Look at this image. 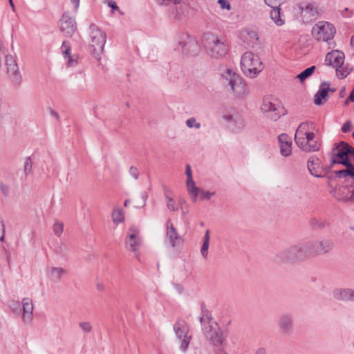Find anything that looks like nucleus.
<instances>
[{"instance_id": "6e6552de", "label": "nucleus", "mask_w": 354, "mask_h": 354, "mask_svg": "<svg viewBox=\"0 0 354 354\" xmlns=\"http://www.w3.org/2000/svg\"><path fill=\"white\" fill-rule=\"evenodd\" d=\"M261 110L267 117L274 121L277 120L283 114L281 102L278 98L271 95L263 97Z\"/></svg>"}, {"instance_id": "1a4fd4ad", "label": "nucleus", "mask_w": 354, "mask_h": 354, "mask_svg": "<svg viewBox=\"0 0 354 354\" xmlns=\"http://www.w3.org/2000/svg\"><path fill=\"white\" fill-rule=\"evenodd\" d=\"M303 243L306 257L326 254L333 246V241L330 239L309 241Z\"/></svg>"}, {"instance_id": "cd10ccee", "label": "nucleus", "mask_w": 354, "mask_h": 354, "mask_svg": "<svg viewBox=\"0 0 354 354\" xmlns=\"http://www.w3.org/2000/svg\"><path fill=\"white\" fill-rule=\"evenodd\" d=\"M66 271L60 267H50L47 269V276L50 281L58 283L61 281L64 274Z\"/></svg>"}, {"instance_id": "473e14b6", "label": "nucleus", "mask_w": 354, "mask_h": 354, "mask_svg": "<svg viewBox=\"0 0 354 354\" xmlns=\"http://www.w3.org/2000/svg\"><path fill=\"white\" fill-rule=\"evenodd\" d=\"M112 219L116 224L122 223L124 220L122 211L120 209H115L112 213Z\"/></svg>"}, {"instance_id": "dca6fc26", "label": "nucleus", "mask_w": 354, "mask_h": 354, "mask_svg": "<svg viewBox=\"0 0 354 354\" xmlns=\"http://www.w3.org/2000/svg\"><path fill=\"white\" fill-rule=\"evenodd\" d=\"M178 44V49L185 53H194L198 49L197 41L186 34H181L179 36Z\"/></svg>"}, {"instance_id": "6e6d98bb", "label": "nucleus", "mask_w": 354, "mask_h": 354, "mask_svg": "<svg viewBox=\"0 0 354 354\" xmlns=\"http://www.w3.org/2000/svg\"><path fill=\"white\" fill-rule=\"evenodd\" d=\"M185 174H186L187 177L192 176V169H191V167L189 165H187V166H186Z\"/></svg>"}, {"instance_id": "f8f14e48", "label": "nucleus", "mask_w": 354, "mask_h": 354, "mask_svg": "<svg viewBox=\"0 0 354 354\" xmlns=\"http://www.w3.org/2000/svg\"><path fill=\"white\" fill-rule=\"evenodd\" d=\"M174 330L176 337L180 342V349L181 351L185 352L192 339V336L188 335V326L184 321H178L174 324Z\"/></svg>"}, {"instance_id": "4468645a", "label": "nucleus", "mask_w": 354, "mask_h": 354, "mask_svg": "<svg viewBox=\"0 0 354 354\" xmlns=\"http://www.w3.org/2000/svg\"><path fill=\"white\" fill-rule=\"evenodd\" d=\"M166 226L165 243H169L174 249L180 247L183 245V239L178 234L176 229L174 227L171 221H167Z\"/></svg>"}, {"instance_id": "9d476101", "label": "nucleus", "mask_w": 354, "mask_h": 354, "mask_svg": "<svg viewBox=\"0 0 354 354\" xmlns=\"http://www.w3.org/2000/svg\"><path fill=\"white\" fill-rule=\"evenodd\" d=\"M312 35L317 41L329 42L336 32L334 26L327 21H319L312 28Z\"/></svg>"}, {"instance_id": "5701e85b", "label": "nucleus", "mask_w": 354, "mask_h": 354, "mask_svg": "<svg viewBox=\"0 0 354 354\" xmlns=\"http://www.w3.org/2000/svg\"><path fill=\"white\" fill-rule=\"evenodd\" d=\"M333 297L338 301H354V289L352 288H335L333 291Z\"/></svg>"}, {"instance_id": "ddd939ff", "label": "nucleus", "mask_w": 354, "mask_h": 354, "mask_svg": "<svg viewBox=\"0 0 354 354\" xmlns=\"http://www.w3.org/2000/svg\"><path fill=\"white\" fill-rule=\"evenodd\" d=\"M300 20L304 24H309L316 19L318 14L317 8L310 3L302 2L298 5Z\"/></svg>"}, {"instance_id": "69168bd1", "label": "nucleus", "mask_w": 354, "mask_h": 354, "mask_svg": "<svg viewBox=\"0 0 354 354\" xmlns=\"http://www.w3.org/2000/svg\"><path fill=\"white\" fill-rule=\"evenodd\" d=\"M129 203H130V201H129V200H126V201H124V205L125 207H127V206L129 205Z\"/></svg>"}, {"instance_id": "8fccbe9b", "label": "nucleus", "mask_w": 354, "mask_h": 354, "mask_svg": "<svg viewBox=\"0 0 354 354\" xmlns=\"http://www.w3.org/2000/svg\"><path fill=\"white\" fill-rule=\"evenodd\" d=\"M351 122L347 121L345 122L342 127V131L344 133H347L351 131Z\"/></svg>"}, {"instance_id": "393cba45", "label": "nucleus", "mask_w": 354, "mask_h": 354, "mask_svg": "<svg viewBox=\"0 0 354 354\" xmlns=\"http://www.w3.org/2000/svg\"><path fill=\"white\" fill-rule=\"evenodd\" d=\"M330 84L326 82H322L319 88L318 91L314 97V103L316 105H322L327 101L328 93L330 90Z\"/></svg>"}, {"instance_id": "49530a36", "label": "nucleus", "mask_w": 354, "mask_h": 354, "mask_svg": "<svg viewBox=\"0 0 354 354\" xmlns=\"http://www.w3.org/2000/svg\"><path fill=\"white\" fill-rule=\"evenodd\" d=\"M66 245L64 243H60L59 245L55 248V252L58 254H64L66 252Z\"/></svg>"}, {"instance_id": "c03bdc74", "label": "nucleus", "mask_w": 354, "mask_h": 354, "mask_svg": "<svg viewBox=\"0 0 354 354\" xmlns=\"http://www.w3.org/2000/svg\"><path fill=\"white\" fill-rule=\"evenodd\" d=\"M129 174L134 178V179H138V176H139V171L137 167H133V166H131L130 168H129Z\"/></svg>"}, {"instance_id": "e433bc0d", "label": "nucleus", "mask_w": 354, "mask_h": 354, "mask_svg": "<svg viewBox=\"0 0 354 354\" xmlns=\"http://www.w3.org/2000/svg\"><path fill=\"white\" fill-rule=\"evenodd\" d=\"M61 50H62V53L64 58L67 56L72 55L71 46L69 45V44L67 41L63 42L62 47H61Z\"/></svg>"}, {"instance_id": "6ab92c4d", "label": "nucleus", "mask_w": 354, "mask_h": 354, "mask_svg": "<svg viewBox=\"0 0 354 354\" xmlns=\"http://www.w3.org/2000/svg\"><path fill=\"white\" fill-rule=\"evenodd\" d=\"M279 332L284 336H289L293 332V321L290 315L284 314L280 316L278 320Z\"/></svg>"}, {"instance_id": "13d9d810", "label": "nucleus", "mask_w": 354, "mask_h": 354, "mask_svg": "<svg viewBox=\"0 0 354 354\" xmlns=\"http://www.w3.org/2000/svg\"><path fill=\"white\" fill-rule=\"evenodd\" d=\"M74 5L75 10L77 11L80 4V0H71Z\"/></svg>"}, {"instance_id": "0e129e2a", "label": "nucleus", "mask_w": 354, "mask_h": 354, "mask_svg": "<svg viewBox=\"0 0 354 354\" xmlns=\"http://www.w3.org/2000/svg\"><path fill=\"white\" fill-rule=\"evenodd\" d=\"M97 288L98 290H104V286H103V285H102V284H99V283H98V284L97 285Z\"/></svg>"}, {"instance_id": "423d86ee", "label": "nucleus", "mask_w": 354, "mask_h": 354, "mask_svg": "<svg viewBox=\"0 0 354 354\" xmlns=\"http://www.w3.org/2000/svg\"><path fill=\"white\" fill-rule=\"evenodd\" d=\"M106 41V34L95 24H91L89 26V50L92 55L97 60L101 58Z\"/></svg>"}, {"instance_id": "4c0bfd02", "label": "nucleus", "mask_w": 354, "mask_h": 354, "mask_svg": "<svg viewBox=\"0 0 354 354\" xmlns=\"http://www.w3.org/2000/svg\"><path fill=\"white\" fill-rule=\"evenodd\" d=\"M64 230V224L59 221H55L53 225V232L55 235L59 236Z\"/></svg>"}, {"instance_id": "aec40b11", "label": "nucleus", "mask_w": 354, "mask_h": 354, "mask_svg": "<svg viewBox=\"0 0 354 354\" xmlns=\"http://www.w3.org/2000/svg\"><path fill=\"white\" fill-rule=\"evenodd\" d=\"M6 64L8 73L12 82L19 83L21 81V75L15 58L11 55L6 56Z\"/></svg>"}, {"instance_id": "c9c22d12", "label": "nucleus", "mask_w": 354, "mask_h": 354, "mask_svg": "<svg viewBox=\"0 0 354 354\" xmlns=\"http://www.w3.org/2000/svg\"><path fill=\"white\" fill-rule=\"evenodd\" d=\"M166 205L169 210L175 212L178 209V206L172 198L166 195Z\"/></svg>"}, {"instance_id": "2eb2a0df", "label": "nucleus", "mask_w": 354, "mask_h": 354, "mask_svg": "<svg viewBox=\"0 0 354 354\" xmlns=\"http://www.w3.org/2000/svg\"><path fill=\"white\" fill-rule=\"evenodd\" d=\"M223 120L232 130H240L244 127V122L239 113L235 110L226 111L223 115Z\"/></svg>"}, {"instance_id": "f257e3e1", "label": "nucleus", "mask_w": 354, "mask_h": 354, "mask_svg": "<svg viewBox=\"0 0 354 354\" xmlns=\"http://www.w3.org/2000/svg\"><path fill=\"white\" fill-rule=\"evenodd\" d=\"M353 158L354 147L344 141L334 144L332 148L331 164H342L346 167L345 169L335 172L337 178H346V180L354 183V165L351 163Z\"/></svg>"}, {"instance_id": "ea45409f", "label": "nucleus", "mask_w": 354, "mask_h": 354, "mask_svg": "<svg viewBox=\"0 0 354 354\" xmlns=\"http://www.w3.org/2000/svg\"><path fill=\"white\" fill-rule=\"evenodd\" d=\"M201 198L202 200H210L212 196L215 194V192H210L208 191H200L199 192Z\"/></svg>"}, {"instance_id": "c756f323", "label": "nucleus", "mask_w": 354, "mask_h": 354, "mask_svg": "<svg viewBox=\"0 0 354 354\" xmlns=\"http://www.w3.org/2000/svg\"><path fill=\"white\" fill-rule=\"evenodd\" d=\"M187 192L194 203H196L198 199L200 189L196 186L195 183L186 185Z\"/></svg>"}, {"instance_id": "c85d7f7f", "label": "nucleus", "mask_w": 354, "mask_h": 354, "mask_svg": "<svg viewBox=\"0 0 354 354\" xmlns=\"http://www.w3.org/2000/svg\"><path fill=\"white\" fill-rule=\"evenodd\" d=\"M270 17L272 21L278 26H281L285 24V19L281 15L280 6L271 7Z\"/></svg>"}, {"instance_id": "0eeeda50", "label": "nucleus", "mask_w": 354, "mask_h": 354, "mask_svg": "<svg viewBox=\"0 0 354 354\" xmlns=\"http://www.w3.org/2000/svg\"><path fill=\"white\" fill-rule=\"evenodd\" d=\"M204 46L213 58H221L227 53L228 45L225 40L216 35L207 34L204 37Z\"/></svg>"}, {"instance_id": "20e7f679", "label": "nucleus", "mask_w": 354, "mask_h": 354, "mask_svg": "<svg viewBox=\"0 0 354 354\" xmlns=\"http://www.w3.org/2000/svg\"><path fill=\"white\" fill-rule=\"evenodd\" d=\"M221 77L224 84L230 86L234 94L239 97L248 94L246 83L243 78L230 68L221 66L219 68Z\"/></svg>"}, {"instance_id": "2f4dec72", "label": "nucleus", "mask_w": 354, "mask_h": 354, "mask_svg": "<svg viewBox=\"0 0 354 354\" xmlns=\"http://www.w3.org/2000/svg\"><path fill=\"white\" fill-rule=\"evenodd\" d=\"M79 57L77 54H73L64 58L68 67H75L78 64Z\"/></svg>"}, {"instance_id": "a211bd4d", "label": "nucleus", "mask_w": 354, "mask_h": 354, "mask_svg": "<svg viewBox=\"0 0 354 354\" xmlns=\"http://www.w3.org/2000/svg\"><path fill=\"white\" fill-rule=\"evenodd\" d=\"M141 244V238L140 236L138 228L132 227L128 232V237L126 241L127 248L131 251H137Z\"/></svg>"}, {"instance_id": "58836bf2", "label": "nucleus", "mask_w": 354, "mask_h": 354, "mask_svg": "<svg viewBox=\"0 0 354 354\" xmlns=\"http://www.w3.org/2000/svg\"><path fill=\"white\" fill-rule=\"evenodd\" d=\"M286 0H264L265 3L270 7L281 6Z\"/></svg>"}, {"instance_id": "b1692460", "label": "nucleus", "mask_w": 354, "mask_h": 354, "mask_svg": "<svg viewBox=\"0 0 354 354\" xmlns=\"http://www.w3.org/2000/svg\"><path fill=\"white\" fill-rule=\"evenodd\" d=\"M321 160L316 156H311L307 163V167L309 173L315 177L320 178L323 176L321 169Z\"/></svg>"}, {"instance_id": "e2e57ef3", "label": "nucleus", "mask_w": 354, "mask_h": 354, "mask_svg": "<svg viewBox=\"0 0 354 354\" xmlns=\"http://www.w3.org/2000/svg\"><path fill=\"white\" fill-rule=\"evenodd\" d=\"M216 354H227V353L224 349L220 348L216 352Z\"/></svg>"}, {"instance_id": "603ef678", "label": "nucleus", "mask_w": 354, "mask_h": 354, "mask_svg": "<svg viewBox=\"0 0 354 354\" xmlns=\"http://www.w3.org/2000/svg\"><path fill=\"white\" fill-rule=\"evenodd\" d=\"M210 240V231L209 230H206L205 232L203 242L209 243Z\"/></svg>"}, {"instance_id": "bb28decb", "label": "nucleus", "mask_w": 354, "mask_h": 354, "mask_svg": "<svg viewBox=\"0 0 354 354\" xmlns=\"http://www.w3.org/2000/svg\"><path fill=\"white\" fill-rule=\"evenodd\" d=\"M326 62H328L329 65L336 68L340 67L344 62V54L338 50L330 52L326 56Z\"/></svg>"}, {"instance_id": "4be33fe9", "label": "nucleus", "mask_w": 354, "mask_h": 354, "mask_svg": "<svg viewBox=\"0 0 354 354\" xmlns=\"http://www.w3.org/2000/svg\"><path fill=\"white\" fill-rule=\"evenodd\" d=\"M346 181V180L345 179ZM348 183H351V180ZM353 183V182H352ZM354 184V183H353ZM335 196L339 201H348L351 200L354 196V187L353 186H341L335 192Z\"/></svg>"}, {"instance_id": "3c124183", "label": "nucleus", "mask_w": 354, "mask_h": 354, "mask_svg": "<svg viewBox=\"0 0 354 354\" xmlns=\"http://www.w3.org/2000/svg\"><path fill=\"white\" fill-rule=\"evenodd\" d=\"M0 189L4 196H8L9 194V187L3 183H0Z\"/></svg>"}, {"instance_id": "9b49d317", "label": "nucleus", "mask_w": 354, "mask_h": 354, "mask_svg": "<svg viewBox=\"0 0 354 354\" xmlns=\"http://www.w3.org/2000/svg\"><path fill=\"white\" fill-rule=\"evenodd\" d=\"M306 257L304 243L290 246L277 254V258L281 261H290L301 259Z\"/></svg>"}, {"instance_id": "a878e982", "label": "nucleus", "mask_w": 354, "mask_h": 354, "mask_svg": "<svg viewBox=\"0 0 354 354\" xmlns=\"http://www.w3.org/2000/svg\"><path fill=\"white\" fill-rule=\"evenodd\" d=\"M23 313L22 319L25 323H30L33 317L34 306L30 298H24L21 301Z\"/></svg>"}, {"instance_id": "864d4df0", "label": "nucleus", "mask_w": 354, "mask_h": 354, "mask_svg": "<svg viewBox=\"0 0 354 354\" xmlns=\"http://www.w3.org/2000/svg\"><path fill=\"white\" fill-rule=\"evenodd\" d=\"M4 224L2 221H0V240L3 241L4 238Z\"/></svg>"}, {"instance_id": "39448f33", "label": "nucleus", "mask_w": 354, "mask_h": 354, "mask_svg": "<svg viewBox=\"0 0 354 354\" xmlns=\"http://www.w3.org/2000/svg\"><path fill=\"white\" fill-rule=\"evenodd\" d=\"M264 68V65L259 57L251 51L245 52L241 59V69L243 74L250 77H256Z\"/></svg>"}, {"instance_id": "de8ad7c7", "label": "nucleus", "mask_w": 354, "mask_h": 354, "mask_svg": "<svg viewBox=\"0 0 354 354\" xmlns=\"http://www.w3.org/2000/svg\"><path fill=\"white\" fill-rule=\"evenodd\" d=\"M32 169V163L29 158L26 159L24 165V171L26 174L30 172Z\"/></svg>"}, {"instance_id": "37998d69", "label": "nucleus", "mask_w": 354, "mask_h": 354, "mask_svg": "<svg viewBox=\"0 0 354 354\" xmlns=\"http://www.w3.org/2000/svg\"><path fill=\"white\" fill-rule=\"evenodd\" d=\"M80 327L85 333H89L92 329L91 325L89 322H80Z\"/></svg>"}, {"instance_id": "a19ab883", "label": "nucleus", "mask_w": 354, "mask_h": 354, "mask_svg": "<svg viewBox=\"0 0 354 354\" xmlns=\"http://www.w3.org/2000/svg\"><path fill=\"white\" fill-rule=\"evenodd\" d=\"M209 245V243L203 242L201 248V254L202 257L205 259H206L208 256Z\"/></svg>"}, {"instance_id": "4d7b16f0", "label": "nucleus", "mask_w": 354, "mask_h": 354, "mask_svg": "<svg viewBox=\"0 0 354 354\" xmlns=\"http://www.w3.org/2000/svg\"><path fill=\"white\" fill-rule=\"evenodd\" d=\"M195 183L193 179L192 176H187L186 180V185H191Z\"/></svg>"}, {"instance_id": "a18cd8bd", "label": "nucleus", "mask_w": 354, "mask_h": 354, "mask_svg": "<svg viewBox=\"0 0 354 354\" xmlns=\"http://www.w3.org/2000/svg\"><path fill=\"white\" fill-rule=\"evenodd\" d=\"M218 3L223 9L230 10L231 6L227 0H218Z\"/></svg>"}, {"instance_id": "412c9836", "label": "nucleus", "mask_w": 354, "mask_h": 354, "mask_svg": "<svg viewBox=\"0 0 354 354\" xmlns=\"http://www.w3.org/2000/svg\"><path fill=\"white\" fill-rule=\"evenodd\" d=\"M279 147L280 153L284 157H288L292 153V139L285 133H282L278 137Z\"/></svg>"}, {"instance_id": "680f3d73", "label": "nucleus", "mask_w": 354, "mask_h": 354, "mask_svg": "<svg viewBox=\"0 0 354 354\" xmlns=\"http://www.w3.org/2000/svg\"><path fill=\"white\" fill-rule=\"evenodd\" d=\"M345 94H346V89H345V88H342L339 92V97L342 98L345 96Z\"/></svg>"}, {"instance_id": "09e8293b", "label": "nucleus", "mask_w": 354, "mask_h": 354, "mask_svg": "<svg viewBox=\"0 0 354 354\" xmlns=\"http://www.w3.org/2000/svg\"><path fill=\"white\" fill-rule=\"evenodd\" d=\"M106 3L109 7L111 8L113 11H120L119 7L116 5V3L113 0H107Z\"/></svg>"}, {"instance_id": "052dcab7", "label": "nucleus", "mask_w": 354, "mask_h": 354, "mask_svg": "<svg viewBox=\"0 0 354 354\" xmlns=\"http://www.w3.org/2000/svg\"><path fill=\"white\" fill-rule=\"evenodd\" d=\"M254 354H266V350L263 348H259Z\"/></svg>"}, {"instance_id": "774afa93", "label": "nucleus", "mask_w": 354, "mask_h": 354, "mask_svg": "<svg viewBox=\"0 0 354 354\" xmlns=\"http://www.w3.org/2000/svg\"><path fill=\"white\" fill-rule=\"evenodd\" d=\"M329 91L334 93L335 91V88H330Z\"/></svg>"}, {"instance_id": "f03ea898", "label": "nucleus", "mask_w": 354, "mask_h": 354, "mask_svg": "<svg viewBox=\"0 0 354 354\" xmlns=\"http://www.w3.org/2000/svg\"><path fill=\"white\" fill-rule=\"evenodd\" d=\"M313 123L304 122L297 127L295 141L297 147L305 152H315L319 150L321 144L315 138Z\"/></svg>"}, {"instance_id": "7c9ffc66", "label": "nucleus", "mask_w": 354, "mask_h": 354, "mask_svg": "<svg viewBox=\"0 0 354 354\" xmlns=\"http://www.w3.org/2000/svg\"><path fill=\"white\" fill-rule=\"evenodd\" d=\"M315 66H313L306 69H305L303 72L299 74L297 77L300 80V82L304 81L306 78L310 77L315 70Z\"/></svg>"}, {"instance_id": "bf43d9fd", "label": "nucleus", "mask_w": 354, "mask_h": 354, "mask_svg": "<svg viewBox=\"0 0 354 354\" xmlns=\"http://www.w3.org/2000/svg\"><path fill=\"white\" fill-rule=\"evenodd\" d=\"M347 101H351V102H354V88L351 91V93L349 95V97L347 99Z\"/></svg>"}, {"instance_id": "5fc2aeb1", "label": "nucleus", "mask_w": 354, "mask_h": 354, "mask_svg": "<svg viewBox=\"0 0 354 354\" xmlns=\"http://www.w3.org/2000/svg\"><path fill=\"white\" fill-rule=\"evenodd\" d=\"M50 114L52 117H53L54 118H55L57 120H58L59 119V114L55 111H54L53 109H50Z\"/></svg>"}, {"instance_id": "338daca9", "label": "nucleus", "mask_w": 354, "mask_h": 354, "mask_svg": "<svg viewBox=\"0 0 354 354\" xmlns=\"http://www.w3.org/2000/svg\"><path fill=\"white\" fill-rule=\"evenodd\" d=\"M9 3H10V5L11 6V7L14 8V3L12 2V0H9Z\"/></svg>"}, {"instance_id": "79ce46f5", "label": "nucleus", "mask_w": 354, "mask_h": 354, "mask_svg": "<svg viewBox=\"0 0 354 354\" xmlns=\"http://www.w3.org/2000/svg\"><path fill=\"white\" fill-rule=\"evenodd\" d=\"M156 2L160 6H167L170 3H174V4H178L180 2V0H155Z\"/></svg>"}, {"instance_id": "7ed1b4c3", "label": "nucleus", "mask_w": 354, "mask_h": 354, "mask_svg": "<svg viewBox=\"0 0 354 354\" xmlns=\"http://www.w3.org/2000/svg\"><path fill=\"white\" fill-rule=\"evenodd\" d=\"M202 330L206 339L214 346H222L225 340L226 335L218 327L207 313L202 310L199 318Z\"/></svg>"}, {"instance_id": "f704fd0d", "label": "nucleus", "mask_w": 354, "mask_h": 354, "mask_svg": "<svg viewBox=\"0 0 354 354\" xmlns=\"http://www.w3.org/2000/svg\"><path fill=\"white\" fill-rule=\"evenodd\" d=\"M350 71L349 70L346 68L343 67L342 66L340 67L336 68V73L337 76L340 79H344L349 74Z\"/></svg>"}, {"instance_id": "f3484780", "label": "nucleus", "mask_w": 354, "mask_h": 354, "mask_svg": "<svg viewBox=\"0 0 354 354\" xmlns=\"http://www.w3.org/2000/svg\"><path fill=\"white\" fill-rule=\"evenodd\" d=\"M59 28L66 37H71L76 30L75 19L66 14H64L59 21Z\"/></svg>"}, {"instance_id": "72a5a7b5", "label": "nucleus", "mask_w": 354, "mask_h": 354, "mask_svg": "<svg viewBox=\"0 0 354 354\" xmlns=\"http://www.w3.org/2000/svg\"><path fill=\"white\" fill-rule=\"evenodd\" d=\"M185 124L186 126L190 129L194 128L196 129H199L201 127V123L197 122L195 118H190L187 119Z\"/></svg>"}]
</instances>
